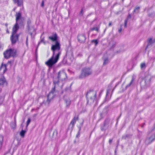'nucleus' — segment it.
I'll return each instance as SVG.
<instances>
[{
	"instance_id": "nucleus-1",
	"label": "nucleus",
	"mask_w": 155,
	"mask_h": 155,
	"mask_svg": "<svg viewBox=\"0 0 155 155\" xmlns=\"http://www.w3.org/2000/svg\"><path fill=\"white\" fill-rule=\"evenodd\" d=\"M16 23L13 28L12 35L11 39L12 44H15L18 40L19 35L16 34V33L19 28V26L18 25V23L19 21L22 20L21 15L20 13L18 12L16 13Z\"/></svg>"
},
{
	"instance_id": "nucleus-2",
	"label": "nucleus",
	"mask_w": 155,
	"mask_h": 155,
	"mask_svg": "<svg viewBox=\"0 0 155 155\" xmlns=\"http://www.w3.org/2000/svg\"><path fill=\"white\" fill-rule=\"evenodd\" d=\"M61 54V51H59L56 54L54 52L52 56L45 62V64L49 67H51L57 62Z\"/></svg>"
},
{
	"instance_id": "nucleus-3",
	"label": "nucleus",
	"mask_w": 155,
	"mask_h": 155,
	"mask_svg": "<svg viewBox=\"0 0 155 155\" xmlns=\"http://www.w3.org/2000/svg\"><path fill=\"white\" fill-rule=\"evenodd\" d=\"M91 70L89 68H85L83 69L82 72L80 76V78H83L90 75L92 73Z\"/></svg>"
},
{
	"instance_id": "nucleus-4",
	"label": "nucleus",
	"mask_w": 155,
	"mask_h": 155,
	"mask_svg": "<svg viewBox=\"0 0 155 155\" xmlns=\"http://www.w3.org/2000/svg\"><path fill=\"white\" fill-rule=\"evenodd\" d=\"M86 97L89 101L93 102L96 98V94L94 91H90L87 93Z\"/></svg>"
},
{
	"instance_id": "nucleus-5",
	"label": "nucleus",
	"mask_w": 155,
	"mask_h": 155,
	"mask_svg": "<svg viewBox=\"0 0 155 155\" xmlns=\"http://www.w3.org/2000/svg\"><path fill=\"white\" fill-rule=\"evenodd\" d=\"M58 78L59 81H64L67 78L66 73L63 71L59 72L58 74Z\"/></svg>"
},
{
	"instance_id": "nucleus-6",
	"label": "nucleus",
	"mask_w": 155,
	"mask_h": 155,
	"mask_svg": "<svg viewBox=\"0 0 155 155\" xmlns=\"http://www.w3.org/2000/svg\"><path fill=\"white\" fill-rule=\"evenodd\" d=\"M60 45L59 43L57 42L56 41L55 42V44L54 45H52L51 48V49L53 51L54 53L55 54V51L56 50H57L58 51V52L59 51H60Z\"/></svg>"
},
{
	"instance_id": "nucleus-7",
	"label": "nucleus",
	"mask_w": 155,
	"mask_h": 155,
	"mask_svg": "<svg viewBox=\"0 0 155 155\" xmlns=\"http://www.w3.org/2000/svg\"><path fill=\"white\" fill-rule=\"evenodd\" d=\"M54 89H53L51 92L49 94L48 96V99L47 102L48 104H49L50 101L54 97Z\"/></svg>"
},
{
	"instance_id": "nucleus-8",
	"label": "nucleus",
	"mask_w": 155,
	"mask_h": 155,
	"mask_svg": "<svg viewBox=\"0 0 155 155\" xmlns=\"http://www.w3.org/2000/svg\"><path fill=\"white\" fill-rule=\"evenodd\" d=\"M78 39L79 42L82 43L85 41L86 38L84 35H80L78 36Z\"/></svg>"
},
{
	"instance_id": "nucleus-9",
	"label": "nucleus",
	"mask_w": 155,
	"mask_h": 155,
	"mask_svg": "<svg viewBox=\"0 0 155 155\" xmlns=\"http://www.w3.org/2000/svg\"><path fill=\"white\" fill-rule=\"evenodd\" d=\"M7 70L6 65V64H4L2 63V64L1 65L0 67V71L1 72L3 73H4Z\"/></svg>"
},
{
	"instance_id": "nucleus-10",
	"label": "nucleus",
	"mask_w": 155,
	"mask_h": 155,
	"mask_svg": "<svg viewBox=\"0 0 155 155\" xmlns=\"http://www.w3.org/2000/svg\"><path fill=\"white\" fill-rule=\"evenodd\" d=\"M6 84V81L4 77L3 76H0V86H2Z\"/></svg>"
},
{
	"instance_id": "nucleus-11",
	"label": "nucleus",
	"mask_w": 155,
	"mask_h": 155,
	"mask_svg": "<svg viewBox=\"0 0 155 155\" xmlns=\"http://www.w3.org/2000/svg\"><path fill=\"white\" fill-rule=\"evenodd\" d=\"M4 57L6 59L10 58V48L7 49L4 53Z\"/></svg>"
},
{
	"instance_id": "nucleus-12",
	"label": "nucleus",
	"mask_w": 155,
	"mask_h": 155,
	"mask_svg": "<svg viewBox=\"0 0 155 155\" xmlns=\"http://www.w3.org/2000/svg\"><path fill=\"white\" fill-rule=\"evenodd\" d=\"M155 136L153 135H152L147 139L146 142L148 144L150 143L153 141L155 139Z\"/></svg>"
},
{
	"instance_id": "nucleus-13",
	"label": "nucleus",
	"mask_w": 155,
	"mask_h": 155,
	"mask_svg": "<svg viewBox=\"0 0 155 155\" xmlns=\"http://www.w3.org/2000/svg\"><path fill=\"white\" fill-rule=\"evenodd\" d=\"M17 55L16 50L14 49H10V57H16Z\"/></svg>"
},
{
	"instance_id": "nucleus-14",
	"label": "nucleus",
	"mask_w": 155,
	"mask_h": 155,
	"mask_svg": "<svg viewBox=\"0 0 155 155\" xmlns=\"http://www.w3.org/2000/svg\"><path fill=\"white\" fill-rule=\"evenodd\" d=\"M15 3H17L18 6H21L23 5V0H13Z\"/></svg>"
},
{
	"instance_id": "nucleus-15",
	"label": "nucleus",
	"mask_w": 155,
	"mask_h": 155,
	"mask_svg": "<svg viewBox=\"0 0 155 155\" xmlns=\"http://www.w3.org/2000/svg\"><path fill=\"white\" fill-rule=\"evenodd\" d=\"M65 101L67 107H68L70 105L71 102L69 99L68 98L65 100Z\"/></svg>"
},
{
	"instance_id": "nucleus-16",
	"label": "nucleus",
	"mask_w": 155,
	"mask_h": 155,
	"mask_svg": "<svg viewBox=\"0 0 155 155\" xmlns=\"http://www.w3.org/2000/svg\"><path fill=\"white\" fill-rule=\"evenodd\" d=\"M26 133V131L25 130H22L20 133V135L22 137L24 138Z\"/></svg>"
},
{
	"instance_id": "nucleus-17",
	"label": "nucleus",
	"mask_w": 155,
	"mask_h": 155,
	"mask_svg": "<svg viewBox=\"0 0 155 155\" xmlns=\"http://www.w3.org/2000/svg\"><path fill=\"white\" fill-rule=\"evenodd\" d=\"M77 120V118H76V117H74V118H73V119L71 121L70 123V124L72 125V127H73L74 126V125L75 123Z\"/></svg>"
},
{
	"instance_id": "nucleus-18",
	"label": "nucleus",
	"mask_w": 155,
	"mask_h": 155,
	"mask_svg": "<svg viewBox=\"0 0 155 155\" xmlns=\"http://www.w3.org/2000/svg\"><path fill=\"white\" fill-rule=\"evenodd\" d=\"M49 38L51 40L54 41L56 40L57 39V36L56 35H55L53 37H49Z\"/></svg>"
},
{
	"instance_id": "nucleus-19",
	"label": "nucleus",
	"mask_w": 155,
	"mask_h": 155,
	"mask_svg": "<svg viewBox=\"0 0 155 155\" xmlns=\"http://www.w3.org/2000/svg\"><path fill=\"white\" fill-rule=\"evenodd\" d=\"M155 42V39H152V38H150L148 40V45L152 44Z\"/></svg>"
},
{
	"instance_id": "nucleus-20",
	"label": "nucleus",
	"mask_w": 155,
	"mask_h": 155,
	"mask_svg": "<svg viewBox=\"0 0 155 155\" xmlns=\"http://www.w3.org/2000/svg\"><path fill=\"white\" fill-rule=\"evenodd\" d=\"M12 128L13 129H15L16 127V122H15L12 124Z\"/></svg>"
},
{
	"instance_id": "nucleus-21",
	"label": "nucleus",
	"mask_w": 155,
	"mask_h": 155,
	"mask_svg": "<svg viewBox=\"0 0 155 155\" xmlns=\"http://www.w3.org/2000/svg\"><path fill=\"white\" fill-rule=\"evenodd\" d=\"M3 137L2 136H0V144L1 145L3 144Z\"/></svg>"
},
{
	"instance_id": "nucleus-22",
	"label": "nucleus",
	"mask_w": 155,
	"mask_h": 155,
	"mask_svg": "<svg viewBox=\"0 0 155 155\" xmlns=\"http://www.w3.org/2000/svg\"><path fill=\"white\" fill-rule=\"evenodd\" d=\"M91 31H93L94 30H95L97 31H98L99 30V28L97 27H94L90 29Z\"/></svg>"
},
{
	"instance_id": "nucleus-23",
	"label": "nucleus",
	"mask_w": 155,
	"mask_h": 155,
	"mask_svg": "<svg viewBox=\"0 0 155 155\" xmlns=\"http://www.w3.org/2000/svg\"><path fill=\"white\" fill-rule=\"evenodd\" d=\"M108 60L107 58H105L104 59V61L103 63L104 65H105L107 64L108 62Z\"/></svg>"
},
{
	"instance_id": "nucleus-24",
	"label": "nucleus",
	"mask_w": 155,
	"mask_h": 155,
	"mask_svg": "<svg viewBox=\"0 0 155 155\" xmlns=\"http://www.w3.org/2000/svg\"><path fill=\"white\" fill-rule=\"evenodd\" d=\"M31 119L30 118H28V120L27 121V125H26V127H28V125L29 124L30 122H31Z\"/></svg>"
},
{
	"instance_id": "nucleus-25",
	"label": "nucleus",
	"mask_w": 155,
	"mask_h": 155,
	"mask_svg": "<svg viewBox=\"0 0 155 155\" xmlns=\"http://www.w3.org/2000/svg\"><path fill=\"white\" fill-rule=\"evenodd\" d=\"M92 42H94L95 45H97L98 44V41L97 40H93Z\"/></svg>"
},
{
	"instance_id": "nucleus-26",
	"label": "nucleus",
	"mask_w": 155,
	"mask_h": 155,
	"mask_svg": "<svg viewBox=\"0 0 155 155\" xmlns=\"http://www.w3.org/2000/svg\"><path fill=\"white\" fill-rule=\"evenodd\" d=\"M3 45L0 42V50H2L3 49Z\"/></svg>"
},
{
	"instance_id": "nucleus-27",
	"label": "nucleus",
	"mask_w": 155,
	"mask_h": 155,
	"mask_svg": "<svg viewBox=\"0 0 155 155\" xmlns=\"http://www.w3.org/2000/svg\"><path fill=\"white\" fill-rule=\"evenodd\" d=\"M141 68H142L145 67V64L144 63H142L140 65Z\"/></svg>"
},
{
	"instance_id": "nucleus-28",
	"label": "nucleus",
	"mask_w": 155,
	"mask_h": 155,
	"mask_svg": "<svg viewBox=\"0 0 155 155\" xmlns=\"http://www.w3.org/2000/svg\"><path fill=\"white\" fill-rule=\"evenodd\" d=\"M127 20H125L124 22V28H125L127 26Z\"/></svg>"
},
{
	"instance_id": "nucleus-29",
	"label": "nucleus",
	"mask_w": 155,
	"mask_h": 155,
	"mask_svg": "<svg viewBox=\"0 0 155 155\" xmlns=\"http://www.w3.org/2000/svg\"><path fill=\"white\" fill-rule=\"evenodd\" d=\"M140 9V8L139 7H136L135 9L134 10V12H136V11Z\"/></svg>"
},
{
	"instance_id": "nucleus-30",
	"label": "nucleus",
	"mask_w": 155,
	"mask_h": 155,
	"mask_svg": "<svg viewBox=\"0 0 155 155\" xmlns=\"http://www.w3.org/2000/svg\"><path fill=\"white\" fill-rule=\"evenodd\" d=\"M122 27V26L121 25V27ZM122 28H121L120 29H119V30H118V31L119 32H120L121 31H122Z\"/></svg>"
},
{
	"instance_id": "nucleus-31",
	"label": "nucleus",
	"mask_w": 155,
	"mask_h": 155,
	"mask_svg": "<svg viewBox=\"0 0 155 155\" xmlns=\"http://www.w3.org/2000/svg\"><path fill=\"white\" fill-rule=\"evenodd\" d=\"M44 1H42V3H41V6L42 7H43L44 6Z\"/></svg>"
},
{
	"instance_id": "nucleus-32",
	"label": "nucleus",
	"mask_w": 155,
	"mask_h": 155,
	"mask_svg": "<svg viewBox=\"0 0 155 155\" xmlns=\"http://www.w3.org/2000/svg\"><path fill=\"white\" fill-rule=\"evenodd\" d=\"M112 142V140L111 139H110L109 140V143H111Z\"/></svg>"
},
{
	"instance_id": "nucleus-33",
	"label": "nucleus",
	"mask_w": 155,
	"mask_h": 155,
	"mask_svg": "<svg viewBox=\"0 0 155 155\" xmlns=\"http://www.w3.org/2000/svg\"><path fill=\"white\" fill-rule=\"evenodd\" d=\"M111 25H112L111 22H110V23H109V26H110Z\"/></svg>"
},
{
	"instance_id": "nucleus-34",
	"label": "nucleus",
	"mask_w": 155,
	"mask_h": 155,
	"mask_svg": "<svg viewBox=\"0 0 155 155\" xmlns=\"http://www.w3.org/2000/svg\"><path fill=\"white\" fill-rule=\"evenodd\" d=\"M132 82H133V80H132L131 81V82L130 83V85H130L132 83Z\"/></svg>"
},
{
	"instance_id": "nucleus-35",
	"label": "nucleus",
	"mask_w": 155,
	"mask_h": 155,
	"mask_svg": "<svg viewBox=\"0 0 155 155\" xmlns=\"http://www.w3.org/2000/svg\"><path fill=\"white\" fill-rule=\"evenodd\" d=\"M7 32L8 33H9V31L8 30V29H7Z\"/></svg>"
},
{
	"instance_id": "nucleus-36",
	"label": "nucleus",
	"mask_w": 155,
	"mask_h": 155,
	"mask_svg": "<svg viewBox=\"0 0 155 155\" xmlns=\"http://www.w3.org/2000/svg\"><path fill=\"white\" fill-rule=\"evenodd\" d=\"M54 84H55V83H57V82H56V81H54Z\"/></svg>"
},
{
	"instance_id": "nucleus-37",
	"label": "nucleus",
	"mask_w": 155,
	"mask_h": 155,
	"mask_svg": "<svg viewBox=\"0 0 155 155\" xmlns=\"http://www.w3.org/2000/svg\"><path fill=\"white\" fill-rule=\"evenodd\" d=\"M5 25H6V26H7V24H6Z\"/></svg>"
}]
</instances>
